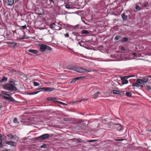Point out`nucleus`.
Instances as JSON below:
<instances>
[{"label": "nucleus", "mask_w": 151, "mask_h": 151, "mask_svg": "<svg viewBox=\"0 0 151 151\" xmlns=\"http://www.w3.org/2000/svg\"><path fill=\"white\" fill-rule=\"evenodd\" d=\"M135 8L137 10H138V11H139V10H141V8H140V7L138 5H136Z\"/></svg>", "instance_id": "72a5a7b5"}, {"label": "nucleus", "mask_w": 151, "mask_h": 151, "mask_svg": "<svg viewBox=\"0 0 151 151\" xmlns=\"http://www.w3.org/2000/svg\"><path fill=\"white\" fill-rule=\"evenodd\" d=\"M40 50L41 52H44L45 50H47L50 52L52 50V48L48 45L45 44H41L39 45Z\"/></svg>", "instance_id": "f03ea898"}, {"label": "nucleus", "mask_w": 151, "mask_h": 151, "mask_svg": "<svg viewBox=\"0 0 151 151\" xmlns=\"http://www.w3.org/2000/svg\"><path fill=\"white\" fill-rule=\"evenodd\" d=\"M82 33L84 34H89V32L87 30H82L81 31Z\"/></svg>", "instance_id": "cd10ccee"}, {"label": "nucleus", "mask_w": 151, "mask_h": 151, "mask_svg": "<svg viewBox=\"0 0 151 151\" xmlns=\"http://www.w3.org/2000/svg\"><path fill=\"white\" fill-rule=\"evenodd\" d=\"M78 43L79 45L82 47H84V45H86L85 43L83 41H81L80 42H79Z\"/></svg>", "instance_id": "412c9836"}, {"label": "nucleus", "mask_w": 151, "mask_h": 151, "mask_svg": "<svg viewBox=\"0 0 151 151\" xmlns=\"http://www.w3.org/2000/svg\"><path fill=\"white\" fill-rule=\"evenodd\" d=\"M72 140H76L78 142V143H82L83 142V140H82L80 138H73V139H72Z\"/></svg>", "instance_id": "a211bd4d"}, {"label": "nucleus", "mask_w": 151, "mask_h": 151, "mask_svg": "<svg viewBox=\"0 0 151 151\" xmlns=\"http://www.w3.org/2000/svg\"><path fill=\"white\" fill-rule=\"evenodd\" d=\"M34 85L35 86H38L40 85V84L38 83L34 82H33Z\"/></svg>", "instance_id": "4c0bfd02"}, {"label": "nucleus", "mask_w": 151, "mask_h": 151, "mask_svg": "<svg viewBox=\"0 0 151 151\" xmlns=\"http://www.w3.org/2000/svg\"><path fill=\"white\" fill-rule=\"evenodd\" d=\"M143 5L145 7L148 6V2H145V3Z\"/></svg>", "instance_id": "a18cd8bd"}, {"label": "nucleus", "mask_w": 151, "mask_h": 151, "mask_svg": "<svg viewBox=\"0 0 151 151\" xmlns=\"http://www.w3.org/2000/svg\"><path fill=\"white\" fill-rule=\"evenodd\" d=\"M145 87L148 90H150L151 89V88L150 86H149V85H146V86H145Z\"/></svg>", "instance_id": "79ce46f5"}, {"label": "nucleus", "mask_w": 151, "mask_h": 151, "mask_svg": "<svg viewBox=\"0 0 151 151\" xmlns=\"http://www.w3.org/2000/svg\"><path fill=\"white\" fill-rule=\"evenodd\" d=\"M2 151H8V150L7 149H4L3 150H2Z\"/></svg>", "instance_id": "13d9d810"}, {"label": "nucleus", "mask_w": 151, "mask_h": 151, "mask_svg": "<svg viewBox=\"0 0 151 151\" xmlns=\"http://www.w3.org/2000/svg\"><path fill=\"white\" fill-rule=\"evenodd\" d=\"M5 143L8 145H10L11 146H16V143L15 142H13L12 141H6Z\"/></svg>", "instance_id": "39448f33"}, {"label": "nucleus", "mask_w": 151, "mask_h": 151, "mask_svg": "<svg viewBox=\"0 0 151 151\" xmlns=\"http://www.w3.org/2000/svg\"><path fill=\"white\" fill-rule=\"evenodd\" d=\"M7 136L10 138L12 139L14 137V136L12 134H10L7 135Z\"/></svg>", "instance_id": "c9c22d12"}, {"label": "nucleus", "mask_w": 151, "mask_h": 151, "mask_svg": "<svg viewBox=\"0 0 151 151\" xmlns=\"http://www.w3.org/2000/svg\"><path fill=\"white\" fill-rule=\"evenodd\" d=\"M114 126L119 131H120L122 129V126L120 124H115Z\"/></svg>", "instance_id": "423d86ee"}, {"label": "nucleus", "mask_w": 151, "mask_h": 151, "mask_svg": "<svg viewBox=\"0 0 151 151\" xmlns=\"http://www.w3.org/2000/svg\"><path fill=\"white\" fill-rule=\"evenodd\" d=\"M137 82L140 84H142L143 83L142 80L141 79H137L136 80Z\"/></svg>", "instance_id": "b1692460"}, {"label": "nucleus", "mask_w": 151, "mask_h": 151, "mask_svg": "<svg viewBox=\"0 0 151 151\" xmlns=\"http://www.w3.org/2000/svg\"><path fill=\"white\" fill-rule=\"evenodd\" d=\"M2 135L0 134V139H2Z\"/></svg>", "instance_id": "e2e57ef3"}, {"label": "nucleus", "mask_w": 151, "mask_h": 151, "mask_svg": "<svg viewBox=\"0 0 151 151\" xmlns=\"http://www.w3.org/2000/svg\"><path fill=\"white\" fill-rule=\"evenodd\" d=\"M65 37H69V34L68 33H67L65 34Z\"/></svg>", "instance_id": "603ef678"}, {"label": "nucleus", "mask_w": 151, "mask_h": 151, "mask_svg": "<svg viewBox=\"0 0 151 151\" xmlns=\"http://www.w3.org/2000/svg\"><path fill=\"white\" fill-rule=\"evenodd\" d=\"M115 140L116 141H120V140L119 139H116Z\"/></svg>", "instance_id": "338daca9"}, {"label": "nucleus", "mask_w": 151, "mask_h": 151, "mask_svg": "<svg viewBox=\"0 0 151 151\" xmlns=\"http://www.w3.org/2000/svg\"><path fill=\"white\" fill-rule=\"evenodd\" d=\"M121 80L122 81V83L123 85L127 84L128 83V81L127 80L122 79V78H121Z\"/></svg>", "instance_id": "aec40b11"}, {"label": "nucleus", "mask_w": 151, "mask_h": 151, "mask_svg": "<svg viewBox=\"0 0 151 151\" xmlns=\"http://www.w3.org/2000/svg\"><path fill=\"white\" fill-rule=\"evenodd\" d=\"M2 107V104L1 102H0V108Z\"/></svg>", "instance_id": "bf43d9fd"}, {"label": "nucleus", "mask_w": 151, "mask_h": 151, "mask_svg": "<svg viewBox=\"0 0 151 151\" xmlns=\"http://www.w3.org/2000/svg\"><path fill=\"white\" fill-rule=\"evenodd\" d=\"M1 93L3 94H5L7 96H10V94L9 93V92L6 91H2Z\"/></svg>", "instance_id": "c85d7f7f"}, {"label": "nucleus", "mask_w": 151, "mask_h": 151, "mask_svg": "<svg viewBox=\"0 0 151 151\" xmlns=\"http://www.w3.org/2000/svg\"><path fill=\"white\" fill-rule=\"evenodd\" d=\"M86 99H80V100H79L78 101V102H80L82 101H86Z\"/></svg>", "instance_id": "3c124183"}, {"label": "nucleus", "mask_w": 151, "mask_h": 151, "mask_svg": "<svg viewBox=\"0 0 151 151\" xmlns=\"http://www.w3.org/2000/svg\"><path fill=\"white\" fill-rule=\"evenodd\" d=\"M41 88H39L37 89V90H40L41 91V89H41Z\"/></svg>", "instance_id": "69168bd1"}, {"label": "nucleus", "mask_w": 151, "mask_h": 151, "mask_svg": "<svg viewBox=\"0 0 151 151\" xmlns=\"http://www.w3.org/2000/svg\"><path fill=\"white\" fill-rule=\"evenodd\" d=\"M13 122L14 123L18 124L19 122L18 121L17 119V118H15L13 120Z\"/></svg>", "instance_id": "473e14b6"}, {"label": "nucleus", "mask_w": 151, "mask_h": 151, "mask_svg": "<svg viewBox=\"0 0 151 151\" xmlns=\"http://www.w3.org/2000/svg\"><path fill=\"white\" fill-rule=\"evenodd\" d=\"M47 99L49 101H52L54 102H57L58 100L57 98L53 97H50L47 98Z\"/></svg>", "instance_id": "6e6552de"}, {"label": "nucleus", "mask_w": 151, "mask_h": 151, "mask_svg": "<svg viewBox=\"0 0 151 151\" xmlns=\"http://www.w3.org/2000/svg\"><path fill=\"white\" fill-rule=\"evenodd\" d=\"M39 92H40V91H37L34 92H33L28 93H27V94L29 95H34V94H35L37 93H39Z\"/></svg>", "instance_id": "a878e982"}, {"label": "nucleus", "mask_w": 151, "mask_h": 151, "mask_svg": "<svg viewBox=\"0 0 151 151\" xmlns=\"http://www.w3.org/2000/svg\"><path fill=\"white\" fill-rule=\"evenodd\" d=\"M7 80V78L6 77H4L2 79L0 80V82L1 83H3L4 82H6Z\"/></svg>", "instance_id": "f3484780"}, {"label": "nucleus", "mask_w": 151, "mask_h": 151, "mask_svg": "<svg viewBox=\"0 0 151 151\" xmlns=\"http://www.w3.org/2000/svg\"><path fill=\"white\" fill-rule=\"evenodd\" d=\"M142 80V82L143 83H146L148 81V79L147 78H142V79H141Z\"/></svg>", "instance_id": "bb28decb"}, {"label": "nucleus", "mask_w": 151, "mask_h": 151, "mask_svg": "<svg viewBox=\"0 0 151 151\" xmlns=\"http://www.w3.org/2000/svg\"><path fill=\"white\" fill-rule=\"evenodd\" d=\"M53 134H44L40 136L35 138L36 140H44L47 139L48 138L49 136L52 137Z\"/></svg>", "instance_id": "20e7f679"}, {"label": "nucleus", "mask_w": 151, "mask_h": 151, "mask_svg": "<svg viewBox=\"0 0 151 151\" xmlns=\"http://www.w3.org/2000/svg\"><path fill=\"white\" fill-rule=\"evenodd\" d=\"M97 141V140H89L87 141V142H96Z\"/></svg>", "instance_id": "37998d69"}, {"label": "nucleus", "mask_w": 151, "mask_h": 151, "mask_svg": "<svg viewBox=\"0 0 151 151\" xmlns=\"http://www.w3.org/2000/svg\"><path fill=\"white\" fill-rule=\"evenodd\" d=\"M128 38L127 37H124L122 38V42H126L127 41Z\"/></svg>", "instance_id": "2f4dec72"}, {"label": "nucleus", "mask_w": 151, "mask_h": 151, "mask_svg": "<svg viewBox=\"0 0 151 151\" xmlns=\"http://www.w3.org/2000/svg\"><path fill=\"white\" fill-rule=\"evenodd\" d=\"M10 99V101H12L13 102H15L16 101L12 97H11Z\"/></svg>", "instance_id": "ea45409f"}, {"label": "nucleus", "mask_w": 151, "mask_h": 151, "mask_svg": "<svg viewBox=\"0 0 151 151\" xmlns=\"http://www.w3.org/2000/svg\"><path fill=\"white\" fill-rule=\"evenodd\" d=\"M57 102L61 104H62V105H66V104H65L64 103L61 102L57 101Z\"/></svg>", "instance_id": "49530a36"}, {"label": "nucleus", "mask_w": 151, "mask_h": 151, "mask_svg": "<svg viewBox=\"0 0 151 151\" xmlns=\"http://www.w3.org/2000/svg\"><path fill=\"white\" fill-rule=\"evenodd\" d=\"M41 91H46V87H42V88H41Z\"/></svg>", "instance_id": "09e8293b"}, {"label": "nucleus", "mask_w": 151, "mask_h": 151, "mask_svg": "<svg viewBox=\"0 0 151 151\" xmlns=\"http://www.w3.org/2000/svg\"><path fill=\"white\" fill-rule=\"evenodd\" d=\"M50 0L53 3H54V1H55V0Z\"/></svg>", "instance_id": "680f3d73"}, {"label": "nucleus", "mask_w": 151, "mask_h": 151, "mask_svg": "<svg viewBox=\"0 0 151 151\" xmlns=\"http://www.w3.org/2000/svg\"><path fill=\"white\" fill-rule=\"evenodd\" d=\"M7 43L8 44V46L10 47H13L16 45L17 43L15 42H7Z\"/></svg>", "instance_id": "0eeeda50"}, {"label": "nucleus", "mask_w": 151, "mask_h": 151, "mask_svg": "<svg viewBox=\"0 0 151 151\" xmlns=\"http://www.w3.org/2000/svg\"><path fill=\"white\" fill-rule=\"evenodd\" d=\"M9 84H11L13 85H14L15 86L16 85V84L15 83L14 81V79L12 78H10L9 80Z\"/></svg>", "instance_id": "9d476101"}, {"label": "nucleus", "mask_w": 151, "mask_h": 151, "mask_svg": "<svg viewBox=\"0 0 151 151\" xmlns=\"http://www.w3.org/2000/svg\"><path fill=\"white\" fill-rule=\"evenodd\" d=\"M84 77H85V76H82V77H78L76 78V79L77 80H79V79H81V78H83Z\"/></svg>", "instance_id": "de8ad7c7"}, {"label": "nucleus", "mask_w": 151, "mask_h": 151, "mask_svg": "<svg viewBox=\"0 0 151 151\" xmlns=\"http://www.w3.org/2000/svg\"><path fill=\"white\" fill-rule=\"evenodd\" d=\"M65 7L67 9H71V7H70V6L69 4H66L65 5ZM71 9H72V8H71Z\"/></svg>", "instance_id": "e433bc0d"}, {"label": "nucleus", "mask_w": 151, "mask_h": 151, "mask_svg": "<svg viewBox=\"0 0 151 151\" xmlns=\"http://www.w3.org/2000/svg\"><path fill=\"white\" fill-rule=\"evenodd\" d=\"M126 95L127 96L130 97L132 96V94L130 92H127L126 93Z\"/></svg>", "instance_id": "c756f323"}, {"label": "nucleus", "mask_w": 151, "mask_h": 151, "mask_svg": "<svg viewBox=\"0 0 151 151\" xmlns=\"http://www.w3.org/2000/svg\"><path fill=\"white\" fill-rule=\"evenodd\" d=\"M148 77L151 78V75L149 76H148Z\"/></svg>", "instance_id": "774afa93"}, {"label": "nucleus", "mask_w": 151, "mask_h": 151, "mask_svg": "<svg viewBox=\"0 0 151 151\" xmlns=\"http://www.w3.org/2000/svg\"><path fill=\"white\" fill-rule=\"evenodd\" d=\"M0 95L2 97H3L4 99L9 100V101H10L11 97L6 96H4V95L1 94H0Z\"/></svg>", "instance_id": "6ab92c4d"}, {"label": "nucleus", "mask_w": 151, "mask_h": 151, "mask_svg": "<svg viewBox=\"0 0 151 151\" xmlns=\"http://www.w3.org/2000/svg\"><path fill=\"white\" fill-rule=\"evenodd\" d=\"M134 76H135L134 75H129V76H125L124 77H122L121 78H122V79L126 80V79H127L130 77H134Z\"/></svg>", "instance_id": "dca6fc26"}, {"label": "nucleus", "mask_w": 151, "mask_h": 151, "mask_svg": "<svg viewBox=\"0 0 151 151\" xmlns=\"http://www.w3.org/2000/svg\"><path fill=\"white\" fill-rule=\"evenodd\" d=\"M63 120H64V121H66V122H67V121H68V119H67V118H64V119H63Z\"/></svg>", "instance_id": "4d7b16f0"}, {"label": "nucleus", "mask_w": 151, "mask_h": 151, "mask_svg": "<svg viewBox=\"0 0 151 151\" xmlns=\"http://www.w3.org/2000/svg\"><path fill=\"white\" fill-rule=\"evenodd\" d=\"M28 51L32 53H34V54H37L38 53V51L35 50L30 49L28 50Z\"/></svg>", "instance_id": "9b49d317"}, {"label": "nucleus", "mask_w": 151, "mask_h": 151, "mask_svg": "<svg viewBox=\"0 0 151 151\" xmlns=\"http://www.w3.org/2000/svg\"><path fill=\"white\" fill-rule=\"evenodd\" d=\"M7 5L8 6H11L14 3V0H8L7 1Z\"/></svg>", "instance_id": "4468645a"}, {"label": "nucleus", "mask_w": 151, "mask_h": 151, "mask_svg": "<svg viewBox=\"0 0 151 151\" xmlns=\"http://www.w3.org/2000/svg\"><path fill=\"white\" fill-rule=\"evenodd\" d=\"M3 87L5 89L11 91H15L17 90V88L15 86L9 83H6L4 85Z\"/></svg>", "instance_id": "f257e3e1"}, {"label": "nucleus", "mask_w": 151, "mask_h": 151, "mask_svg": "<svg viewBox=\"0 0 151 151\" xmlns=\"http://www.w3.org/2000/svg\"><path fill=\"white\" fill-rule=\"evenodd\" d=\"M73 34L74 35L76 36V39L78 41L80 40V39H78V37H81V36L79 35L78 33H76V32H73Z\"/></svg>", "instance_id": "ddd939ff"}, {"label": "nucleus", "mask_w": 151, "mask_h": 151, "mask_svg": "<svg viewBox=\"0 0 151 151\" xmlns=\"http://www.w3.org/2000/svg\"><path fill=\"white\" fill-rule=\"evenodd\" d=\"M68 68L69 69H71L80 73H84L85 72H90L91 71V70H88L81 68L72 67L70 68L69 66H68Z\"/></svg>", "instance_id": "7ed1b4c3"}, {"label": "nucleus", "mask_w": 151, "mask_h": 151, "mask_svg": "<svg viewBox=\"0 0 151 151\" xmlns=\"http://www.w3.org/2000/svg\"><path fill=\"white\" fill-rule=\"evenodd\" d=\"M61 23H62L61 22H60L59 23H58V24L60 25L61 26H62V24H61Z\"/></svg>", "instance_id": "052dcab7"}, {"label": "nucleus", "mask_w": 151, "mask_h": 151, "mask_svg": "<svg viewBox=\"0 0 151 151\" xmlns=\"http://www.w3.org/2000/svg\"><path fill=\"white\" fill-rule=\"evenodd\" d=\"M113 93L115 94H121V92L118 90H114L113 91Z\"/></svg>", "instance_id": "4be33fe9"}, {"label": "nucleus", "mask_w": 151, "mask_h": 151, "mask_svg": "<svg viewBox=\"0 0 151 151\" xmlns=\"http://www.w3.org/2000/svg\"><path fill=\"white\" fill-rule=\"evenodd\" d=\"M144 87H145V85H142L141 84H140L139 86V87L140 88H144Z\"/></svg>", "instance_id": "8fccbe9b"}, {"label": "nucleus", "mask_w": 151, "mask_h": 151, "mask_svg": "<svg viewBox=\"0 0 151 151\" xmlns=\"http://www.w3.org/2000/svg\"><path fill=\"white\" fill-rule=\"evenodd\" d=\"M121 16L122 19L124 21L127 20L128 19V16L125 15L124 13L121 14Z\"/></svg>", "instance_id": "f8f14e48"}, {"label": "nucleus", "mask_w": 151, "mask_h": 151, "mask_svg": "<svg viewBox=\"0 0 151 151\" xmlns=\"http://www.w3.org/2000/svg\"><path fill=\"white\" fill-rule=\"evenodd\" d=\"M62 29L61 28H60L59 26H58L57 25L56 26V27L55 28V29L58 30H60Z\"/></svg>", "instance_id": "a19ab883"}, {"label": "nucleus", "mask_w": 151, "mask_h": 151, "mask_svg": "<svg viewBox=\"0 0 151 151\" xmlns=\"http://www.w3.org/2000/svg\"><path fill=\"white\" fill-rule=\"evenodd\" d=\"M77 79H76V78H74L72 79V80L70 82V83H74L76 82L77 81Z\"/></svg>", "instance_id": "58836bf2"}, {"label": "nucleus", "mask_w": 151, "mask_h": 151, "mask_svg": "<svg viewBox=\"0 0 151 151\" xmlns=\"http://www.w3.org/2000/svg\"><path fill=\"white\" fill-rule=\"evenodd\" d=\"M46 145L45 144H44L42 146H40V148H45L46 147Z\"/></svg>", "instance_id": "c03bdc74"}, {"label": "nucleus", "mask_w": 151, "mask_h": 151, "mask_svg": "<svg viewBox=\"0 0 151 151\" xmlns=\"http://www.w3.org/2000/svg\"><path fill=\"white\" fill-rule=\"evenodd\" d=\"M2 139H0V148H3L4 145H2Z\"/></svg>", "instance_id": "f704fd0d"}, {"label": "nucleus", "mask_w": 151, "mask_h": 151, "mask_svg": "<svg viewBox=\"0 0 151 151\" xmlns=\"http://www.w3.org/2000/svg\"><path fill=\"white\" fill-rule=\"evenodd\" d=\"M100 93V92L99 91L97 92L96 93L93 95V99L96 98L98 96V95Z\"/></svg>", "instance_id": "393cba45"}, {"label": "nucleus", "mask_w": 151, "mask_h": 151, "mask_svg": "<svg viewBox=\"0 0 151 151\" xmlns=\"http://www.w3.org/2000/svg\"><path fill=\"white\" fill-rule=\"evenodd\" d=\"M121 50H124V47H122L121 48Z\"/></svg>", "instance_id": "0e129e2a"}, {"label": "nucleus", "mask_w": 151, "mask_h": 151, "mask_svg": "<svg viewBox=\"0 0 151 151\" xmlns=\"http://www.w3.org/2000/svg\"><path fill=\"white\" fill-rule=\"evenodd\" d=\"M36 14H37L39 15H42L43 14V13L42 12H38V13H36Z\"/></svg>", "instance_id": "864d4df0"}, {"label": "nucleus", "mask_w": 151, "mask_h": 151, "mask_svg": "<svg viewBox=\"0 0 151 151\" xmlns=\"http://www.w3.org/2000/svg\"><path fill=\"white\" fill-rule=\"evenodd\" d=\"M26 38V37H25V36H24V37H22L21 38H20V39L22 40V39H26V38Z\"/></svg>", "instance_id": "6e6d98bb"}, {"label": "nucleus", "mask_w": 151, "mask_h": 151, "mask_svg": "<svg viewBox=\"0 0 151 151\" xmlns=\"http://www.w3.org/2000/svg\"><path fill=\"white\" fill-rule=\"evenodd\" d=\"M21 27H22L23 29H25L26 28V25H24V26H22Z\"/></svg>", "instance_id": "5fc2aeb1"}, {"label": "nucleus", "mask_w": 151, "mask_h": 151, "mask_svg": "<svg viewBox=\"0 0 151 151\" xmlns=\"http://www.w3.org/2000/svg\"><path fill=\"white\" fill-rule=\"evenodd\" d=\"M121 38V36L119 35L116 36L114 39L115 41L118 40L120 38Z\"/></svg>", "instance_id": "7c9ffc66"}, {"label": "nucleus", "mask_w": 151, "mask_h": 151, "mask_svg": "<svg viewBox=\"0 0 151 151\" xmlns=\"http://www.w3.org/2000/svg\"><path fill=\"white\" fill-rule=\"evenodd\" d=\"M140 84H139L138 83H137V81L134 83H133L132 84V86H136L137 87H139V86Z\"/></svg>", "instance_id": "5701e85b"}, {"label": "nucleus", "mask_w": 151, "mask_h": 151, "mask_svg": "<svg viewBox=\"0 0 151 151\" xmlns=\"http://www.w3.org/2000/svg\"><path fill=\"white\" fill-rule=\"evenodd\" d=\"M55 88H53L46 87V91L50 92L54 91Z\"/></svg>", "instance_id": "2eb2a0df"}, {"label": "nucleus", "mask_w": 151, "mask_h": 151, "mask_svg": "<svg viewBox=\"0 0 151 151\" xmlns=\"http://www.w3.org/2000/svg\"><path fill=\"white\" fill-rule=\"evenodd\" d=\"M57 25L54 23H53L50 25V27L52 29L55 30Z\"/></svg>", "instance_id": "1a4fd4ad"}]
</instances>
